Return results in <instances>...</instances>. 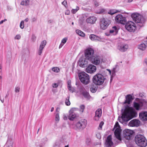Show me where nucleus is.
Segmentation results:
<instances>
[{
	"mask_svg": "<svg viewBox=\"0 0 147 147\" xmlns=\"http://www.w3.org/2000/svg\"><path fill=\"white\" fill-rule=\"evenodd\" d=\"M101 110L100 109H97L95 112V116L94 117V120L96 121H98L101 116Z\"/></svg>",
	"mask_w": 147,
	"mask_h": 147,
	"instance_id": "4be33fe9",
	"label": "nucleus"
},
{
	"mask_svg": "<svg viewBox=\"0 0 147 147\" xmlns=\"http://www.w3.org/2000/svg\"><path fill=\"white\" fill-rule=\"evenodd\" d=\"M67 40V38L65 37L63 38L61 41V43L60 44L59 47V49L61 48L64 45L65 43Z\"/></svg>",
	"mask_w": 147,
	"mask_h": 147,
	"instance_id": "c85d7f7f",
	"label": "nucleus"
},
{
	"mask_svg": "<svg viewBox=\"0 0 147 147\" xmlns=\"http://www.w3.org/2000/svg\"><path fill=\"white\" fill-rule=\"evenodd\" d=\"M69 97L68 96L66 99L65 103L66 105L69 106L70 105V102L69 100Z\"/></svg>",
	"mask_w": 147,
	"mask_h": 147,
	"instance_id": "c9c22d12",
	"label": "nucleus"
},
{
	"mask_svg": "<svg viewBox=\"0 0 147 147\" xmlns=\"http://www.w3.org/2000/svg\"><path fill=\"white\" fill-rule=\"evenodd\" d=\"M54 110V108L53 107H52L51 108V111L52 112Z\"/></svg>",
	"mask_w": 147,
	"mask_h": 147,
	"instance_id": "0e129e2a",
	"label": "nucleus"
},
{
	"mask_svg": "<svg viewBox=\"0 0 147 147\" xmlns=\"http://www.w3.org/2000/svg\"><path fill=\"white\" fill-rule=\"evenodd\" d=\"M62 4L64 5L65 7H67V1H63L62 2Z\"/></svg>",
	"mask_w": 147,
	"mask_h": 147,
	"instance_id": "49530a36",
	"label": "nucleus"
},
{
	"mask_svg": "<svg viewBox=\"0 0 147 147\" xmlns=\"http://www.w3.org/2000/svg\"><path fill=\"white\" fill-rule=\"evenodd\" d=\"M96 136L97 138L99 139H100L101 138V136L100 133H98L96 134Z\"/></svg>",
	"mask_w": 147,
	"mask_h": 147,
	"instance_id": "8fccbe9b",
	"label": "nucleus"
},
{
	"mask_svg": "<svg viewBox=\"0 0 147 147\" xmlns=\"http://www.w3.org/2000/svg\"><path fill=\"white\" fill-rule=\"evenodd\" d=\"M140 123V121L137 119H134L131 121L129 123V125L131 127H138Z\"/></svg>",
	"mask_w": 147,
	"mask_h": 147,
	"instance_id": "412c9836",
	"label": "nucleus"
},
{
	"mask_svg": "<svg viewBox=\"0 0 147 147\" xmlns=\"http://www.w3.org/2000/svg\"><path fill=\"white\" fill-rule=\"evenodd\" d=\"M120 11L121 10H117L115 9H112L110 10L108 12V13L112 15L115 13L118 12H120Z\"/></svg>",
	"mask_w": 147,
	"mask_h": 147,
	"instance_id": "7c9ffc66",
	"label": "nucleus"
},
{
	"mask_svg": "<svg viewBox=\"0 0 147 147\" xmlns=\"http://www.w3.org/2000/svg\"><path fill=\"white\" fill-rule=\"evenodd\" d=\"M86 124V120L85 119H82L76 123V126L77 129H82L85 128Z\"/></svg>",
	"mask_w": 147,
	"mask_h": 147,
	"instance_id": "1a4fd4ad",
	"label": "nucleus"
},
{
	"mask_svg": "<svg viewBox=\"0 0 147 147\" xmlns=\"http://www.w3.org/2000/svg\"><path fill=\"white\" fill-rule=\"evenodd\" d=\"M76 32L77 34L82 37H84L85 36V34L83 32L79 30H76Z\"/></svg>",
	"mask_w": 147,
	"mask_h": 147,
	"instance_id": "72a5a7b5",
	"label": "nucleus"
},
{
	"mask_svg": "<svg viewBox=\"0 0 147 147\" xmlns=\"http://www.w3.org/2000/svg\"><path fill=\"white\" fill-rule=\"evenodd\" d=\"M94 4L95 6H97L99 5V3L96 2H95Z\"/></svg>",
	"mask_w": 147,
	"mask_h": 147,
	"instance_id": "4d7b16f0",
	"label": "nucleus"
},
{
	"mask_svg": "<svg viewBox=\"0 0 147 147\" xmlns=\"http://www.w3.org/2000/svg\"><path fill=\"white\" fill-rule=\"evenodd\" d=\"M128 45L126 44L121 43L118 46L117 48L121 52L126 51L128 48Z\"/></svg>",
	"mask_w": 147,
	"mask_h": 147,
	"instance_id": "f3484780",
	"label": "nucleus"
},
{
	"mask_svg": "<svg viewBox=\"0 0 147 147\" xmlns=\"http://www.w3.org/2000/svg\"><path fill=\"white\" fill-rule=\"evenodd\" d=\"M0 100L2 103H3V102H4V99H3V100L1 99L0 96Z\"/></svg>",
	"mask_w": 147,
	"mask_h": 147,
	"instance_id": "bf43d9fd",
	"label": "nucleus"
},
{
	"mask_svg": "<svg viewBox=\"0 0 147 147\" xmlns=\"http://www.w3.org/2000/svg\"><path fill=\"white\" fill-rule=\"evenodd\" d=\"M78 110L77 108H73L69 111V114L68 116V119L71 121H73L77 117V114L75 112Z\"/></svg>",
	"mask_w": 147,
	"mask_h": 147,
	"instance_id": "9b49d317",
	"label": "nucleus"
},
{
	"mask_svg": "<svg viewBox=\"0 0 147 147\" xmlns=\"http://www.w3.org/2000/svg\"><path fill=\"white\" fill-rule=\"evenodd\" d=\"M104 124V122L103 121H101L99 125V127L100 128H102V127Z\"/></svg>",
	"mask_w": 147,
	"mask_h": 147,
	"instance_id": "3c124183",
	"label": "nucleus"
},
{
	"mask_svg": "<svg viewBox=\"0 0 147 147\" xmlns=\"http://www.w3.org/2000/svg\"><path fill=\"white\" fill-rule=\"evenodd\" d=\"M111 23L110 20L105 18L102 19L100 22V27L103 30L107 28L109 24Z\"/></svg>",
	"mask_w": 147,
	"mask_h": 147,
	"instance_id": "9d476101",
	"label": "nucleus"
},
{
	"mask_svg": "<svg viewBox=\"0 0 147 147\" xmlns=\"http://www.w3.org/2000/svg\"><path fill=\"white\" fill-rule=\"evenodd\" d=\"M138 115L135 110L131 107L126 108L122 113L121 117H119V121L123 125L127 124V122L134 117Z\"/></svg>",
	"mask_w": 147,
	"mask_h": 147,
	"instance_id": "f257e3e1",
	"label": "nucleus"
},
{
	"mask_svg": "<svg viewBox=\"0 0 147 147\" xmlns=\"http://www.w3.org/2000/svg\"><path fill=\"white\" fill-rule=\"evenodd\" d=\"M90 61L92 63L96 65H99L100 63V59L98 56L94 55Z\"/></svg>",
	"mask_w": 147,
	"mask_h": 147,
	"instance_id": "6ab92c4d",
	"label": "nucleus"
},
{
	"mask_svg": "<svg viewBox=\"0 0 147 147\" xmlns=\"http://www.w3.org/2000/svg\"><path fill=\"white\" fill-rule=\"evenodd\" d=\"M7 20L6 19H5L3 20H2L0 22V24H2L4 22H5Z\"/></svg>",
	"mask_w": 147,
	"mask_h": 147,
	"instance_id": "5fc2aeb1",
	"label": "nucleus"
},
{
	"mask_svg": "<svg viewBox=\"0 0 147 147\" xmlns=\"http://www.w3.org/2000/svg\"><path fill=\"white\" fill-rule=\"evenodd\" d=\"M143 105V104L141 102H134V107L137 110L141 109Z\"/></svg>",
	"mask_w": 147,
	"mask_h": 147,
	"instance_id": "393cba45",
	"label": "nucleus"
},
{
	"mask_svg": "<svg viewBox=\"0 0 147 147\" xmlns=\"http://www.w3.org/2000/svg\"><path fill=\"white\" fill-rule=\"evenodd\" d=\"M133 0H128V2L129 3H130Z\"/></svg>",
	"mask_w": 147,
	"mask_h": 147,
	"instance_id": "338daca9",
	"label": "nucleus"
},
{
	"mask_svg": "<svg viewBox=\"0 0 147 147\" xmlns=\"http://www.w3.org/2000/svg\"><path fill=\"white\" fill-rule=\"evenodd\" d=\"M79 9V7L78 6H76L75 9H72L71 11V12L74 14Z\"/></svg>",
	"mask_w": 147,
	"mask_h": 147,
	"instance_id": "4c0bfd02",
	"label": "nucleus"
},
{
	"mask_svg": "<svg viewBox=\"0 0 147 147\" xmlns=\"http://www.w3.org/2000/svg\"><path fill=\"white\" fill-rule=\"evenodd\" d=\"M24 21H22L21 22L20 24V27L22 29H23L24 28Z\"/></svg>",
	"mask_w": 147,
	"mask_h": 147,
	"instance_id": "37998d69",
	"label": "nucleus"
},
{
	"mask_svg": "<svg viewBox=\"0 0 147 147\" xmlns=\"http://www.w3.org/2000/svg\"><path fill=\"white\" fill-rule=\"evenodd\" d=\"M86 143L88 145H90L91 144V139L89 138H87L86 140Z\"/></svg>",
	"mask_w": 147,
	"mask_h": 147,
	"instance_id": "ea45409f",
	"label": "nucleus"
},
{
	"mask_svg": "<svg viewBox=\"0 0 147 147\" xmlns=\"http://www.w3.org/2000/svg\"><path fill=\"white\" fill-rule=\"evenodd\" d=\"M146 43H141L138 46V48L142 50H144L145 49L146 47H147V41Z\"/></svg>",
	"mask_w": 147,
	"mask_h": 147,
	"instance_id": "cd10ccee",
	"label": "nucleus"
},
{
	"mask_svg": "<svg viewBox=\"0 0 147 147\" xmlns=\"http://www.w3.org/2000/svg\"><path fill=\"white\" fill-rule=\"evenodd\" d=\"M131 17L133 20L137 23H142L143 18L142 16L137 13H134L131 15Z\"/></svg>",
	"mask_w": 147,
	"mask_h": 147,
	"instance_id": "6e6552de",
	"label": "nucleus"
},
{
	"mask_svg": "<svg viewBox=\"0 0 147 147\" xmlns=\"http://www.w3.org/2000/svg\"><path fill=\"white\" fill-rule=\"evenodd\" d=\"M84 105H81L80 106V111H81L82 112H83L84 111Z\"/></svg>",
	"mask_w": 147,
	"mask_h": 147,
	"instance_id": "c03bdc74",
	"label": "nucleus"
},
{
	"mask_svg": "<svg viewBox=\"0 0 147 147\" xmlns=\"http://www.w3.org/2000/svg\"><path fill=\"white\" fill-rule=\"evenodd\" d=\"M86 10L88 12H90L92 10V9L91 8H86Z\"/></svg>",
	"mask_w": 147,
	"mask_h": 147,
	"instance_id": "603ef678",
	"label": "nucleus"
},
{
	"mask_svg": "<svg viewBox=\"0 0 147 147\" xmlns=\"http://www.w3.org/2000/svg\"><path fill=\"white\" fill-rule=\"evenodd\" d=\"M67 82V86L68 90L71 92L72 93L75 90V89L73 87L71 86V85L70 84V81H69Z\"/></svg>",
	"mask_w": 147,
	"mask_h": 147,
	"instance_id": "c756f323",
	"label": "nucleus"
},
{
	"mask_svg": "<svg viewBox=\"0 0 147 147\" xmlns=\"http://www.w3.org/2000/svg\"><path fill=\"white\" fill-rule=\"evenodd\" d=\"M28 18H26L25 19V21L26 22H28Z\"/></svg>",
	"mask_w": 147,
	"mask_h": 147,
	"instance_id": "e2e57ef3",
	"label": "nucleus"
},
{
	"mask_svg": "<svg viewBox=\"0 0 147 147\" xmlns=\"http://www.w3.org/2000/svg\"><path fill=\"white\" fill-rule=\"evenodd\" d=\"M36 20V19L35 18H33L32 19V22H34Z\"/></svg>",
	"mask_w": 147,
	"mask_h": 147,
	"instance_id": "052dcab7",
	"label": "nucleus"
},
{
	"mask_svg": "<svg viewBox=\"0 0 147 147\" xmlns=\"http://www.w3.org/2000/svg\"><path fill=\"white\" fill-rule=\"evenodd\" d=\"M90 90L92 92L94 93L96 92V89L95 87H92L90 88Z\"/></svg>",
	"mask_w": 147,
	"mask_h": 147,
	"instance_id": "a19ab883",
	"label": "nucleus"
},
{
	"mask_svg": "<svg viewBox=\"0 0 147 147\" xmlns=\"http://www.w3.org/2000/svg\"><path fill=\"white\" fill-rule=\"evenodd\" d=\"M21 38V36L20 35H17L15 37V39L19 40Z\"/></svg>",
	"mask_w": 147,
	"mask_h": 147,
	"instance_id": "09e8293b",
	"label": "nucleus"
},
{
	"mask_svg": "<svg viewBox=\"0 0 147 147\" xmlns=\"http://www.w3.org/2000/svg\"><path fill=\"white\" fill-rule=\"evenodd\" d=\"M88 60L87 59L80 58L79 60V64L80 66L84 67L87 66L88 63Z\"/></svg>",
	"mask_w": 147,
	"mask_h": 147,
	"instance_id": "dca6fc26",
	"label": "nucleus"
},
{
	"mask_svg": "<svg viewBox=\"0 0 147 147\" xmlns=\"http://www.w3.org/2000/svg\"><path fill=\"white\" fill-rule=\"evenodd\" d=\"M65 14L66 15H69L70 13L68 11H67L65 12Z\"/></svg>",
	"mask_w": 147,
	"mask_h": 147,
	"instance_id": "6e6d98bb",
	"label": "nucleus"
},
{
	"mask_svg": "<svg viewBox=\"0 0 147 147\" xmlns=\"http://www.w3.org/2000/svg\"><path fill=\"white\" fill-rule=\"evenodd\" d=\"M133 131L129 129H125L123 131V135L125 138L127 140H130Z\"/></svg>",
	"mask_w": 147,
	"mask_h": 147,
	"instance_id": "ddd939ff",
	"label": "nucleus"
},
{
	"mask_svg": "<svg viewBox=\"0 0 147 147\" xmlns=\"http://www.w3.org/2000/svg\"><path fill=\"white\" fill-rule=\"evenodd\" d=\"M115 21L122 24H125L126 22V18L121 14H118L115 17Z\"/></svg>",
	"mask_w": 147,
	"mask_h": 147,
	"instance_id": "f8f14e48",
	"label": "nucleus"
},
{
	"mask_svg": "<svg viewBox=\"0 0 147 147\" xmlns=\"http://www.w3.org/2000/svg\"><path fill=\"white\" fill-rule=\"evenodd\" d=\"M30 1L29 0H25L21 1L20 4L22 5L26 6H28L29 5Z\"/></svg>",
	"mask_w": 147,
	"mask_h": 147,
	"instance_id": "2f4dec72",
	"label": "nucleus"
},
{
	"mask_svg": "<svg viewBox=\"0 0 147 147\" xmlns=\"http://www.w3.org/2000/svg\"><path fill=\"white\" fill-rule=\"evenodd\" d=\"M102 60V61L105 63H108L110 62V61L108 58H104Z\"/></svg>",
	"mask_w": 147,
	"mask_h": 147,
	"instance_id": "58836bf2",
	"label": "nucleus"
},
{
	"mask_svg": "<svg viewBox=\"0 0 147 147\" xmlns=\"http://www.w3.org/2000/svg\"><path fill=\"white\" fill-rule=\"evenodd\" d=\"M105 78L101 74H96L93 78V82L97 85H102L104 82Z\"/></svg>",
	"mask_w": 147,
	"mask_h": 147,
	"instance_id": "7ed1b4c3",
	"label": "nucleus"
},
{
	"mask_svg": "<svg viewBox=\"0 0 147 147\" xmlns=\"http://www.w3.org/2000/svg\"><path fill=\"white\" fill-rule=\"evenodd\" d=\"M32 39L33 40H35L36 39V37L34 36H33L32 37Z\"/></svg>",
	"mask_w": 147,
	"mask_h": 147,
	"instance_id": "13d9d810",
	"label": "nucleus"
},
{
	"mask_svg": "<svg viewBox=\"0 0 147 147\" xmlns=\"http://www.w3.org/2000/svg\"><path fill=\"white\" fill-rule=\"evenodd\" d=\"M55 121H58L59 120V113H57L55 115Z\"/></svg>",
	"mask_w": 147,
	"mask_h": 147,
	"instance_id": "79ce46f5",
	"label": "nucleus"
},
{
	"mask_svg": "<svg viewBox=\"0 0 147 147\" xmlns=\"http://www.w3.org/2000/svg\"><path fill=\"white\" fill-rule=\"evenodd\" d=\"M52 70L54 72L56 73H58L60 71L59 68L57 67H53L52 68Z\"/></svg>",
	"mask_w": 147,
	"mask_h": 147,
	"instance_id": "e433bc0d",
	"label": "nucleus"
},
{
	"mask_svg": "<svg viewBox=\"0 0 147 147\" xmlns=\"http://www.w3.org/2000/svg\"><path fill=\"white\" fill-rule=\"evenodd\" d=\"M139 117L143 121L147 120V112L146 111L142 112L139 113Z\"/></svg>",
	"mask_w": 147,
	"mask_h": 147,
	"instance_id": "5701e85b",
	"label": "nucleus"
},
{
	"mask_svg": "<svg viewBox=\"0 0 147 147\" xmlns=\"http://www.w3.org/2000/svg\"><path fill=\"white\" fill-rule=\"evenodd\" d=\"M118 31V28L116 26L113 27L109 30V32H106L105 34L107 36L116 35Z\"/></svg>",
	"mask_w": 147,
	"mask_h": 147,
	"instance_id": "4468645a",
	"label": "nucleus"
},
{
	"mask_svg": "<svg viewBox=\"0 0 147 147\" xmlns=\"http://www.w3.org/2000/svg\"><path fill=\"white\" fill-rule=\"evenodd\" d=\"M126 99L124 103H127L128 104H130V102L132 100V96L131 95H127L126 96Z\"/></svg>",
	"mask_w": 147,
	"mask_h": 147,
	"instance_id": "bb28decb",
	"label": "nucleus"
},
{
	"mask_svg": "<svg viewBox=\"0 0 147 147\" xmlns=\"http://www.w3.org/2000/svg\"><path fill=\"white\" fill-rule=\"evenodd\" d=\"M112 139V136L111 135L107 137L105 143L106 147H113V144Z\"/></svg>",
	"mask_w": 147,
	"mask_h": 147,
	"instance_id": "a211bd4d",
	"label": "nucleus"
},
{
	"mask_svg": "<svg viewBox=\"0 0 147 147\" xmlns=\"http://www.w3.org/2000/svg\"><path fill=\"white\" fill-rule=\"evenodd\" d=\"M58 84L56 83L53 84H52V86L53 88H57L58 87Z\"/></svg>",
	"mask_w": 147,
	"mask_h": 147,
	"instance_id": "a18cd8bd",
	"label": "nucleus"
},
{
	"mask_svg": "<svg viewBox=\"0 0 147 147\" xmlns=\"http://www.w3.org/2000/svg\"><path fill=\"white\" fill-rule=\"evenodd\" d=\"M47 44V41L45 40H43L41 42L38 51V54L40 55L42 53L43 49L45 47Z\"/></svg>",
	"mask_w": 147,
	"mask_h": 147,
	"instance_id": "aec40b11",
	"label": "nucleus"
},
{
	"mask_svg": "<svg viewBox=\"0 0 147 147\" xmlns=\"http://www.w3.org/2000/svg\"><path fill=\"white\" fill-rule=\"evenodd\" d=\"M113 129H115L114 134L115 137L118 140L121 141V130L118 122H116Z\"/></svg>",
	"mask_w": 147,
	"mask_h": 147,
	"instance_id": "39448f33",
	"label": "nucleus"
},
{
	"mask_svg": "<svg viewBox=\"0 0 147 147\" xmlns=\"http://www.w3.org/2000/svg\"><path fill=\"white\" fill-rule=\"evenodd\" d=\"M83 96H84V97L88 99H89L90 97V96L89 95L88 93L87 92H84L82 93Z\"/></svg>",
	"mask_w": 147,
	"mask_h": 147,
	"instance_id": "f704fd0d",
	"label": "nucleus"
},
{
	"mask_svg": "<svg viewBox=\"0 0 147 147\" xmlns=\"http://www.w3.org/2000/svg\"><path fill=\"white\" fill-rule=\"evenodd\" d=\"M126 29L130 32H134L136 29L135 24L131 21H128L125 25Z\"/></svg>",
	"mask_w": 147,
	"mask_h": 147,
	"instance_id": "423d86ee",
	"label": "nucleus"
},
{
	"mask_svg": "<svg viewBox=\"0 0 147 147\" xmlns=\"http://www.w3.org/2000/svg\"><path fill=\"white\" fill-rule=\"evenodd\" d=\"M85 55L86 58L90 60L94 56V50L90 48L87 49L85 51Z\"/></svg>",
	"mask_w": 147,
	"mask_h": 147,
	"instance_id": "0eeeda50",
	"label": "nucleus"
},
{
	"mask_svg": "<svg viewBox=\"0 0 147 147\" xmlns=\"http://www.w3.org/2000/svg\"><path fill=\"white\" fill-rule=\"evenodd\" d=\"M13 143L12 141L8 140L6 144V147H13Z\"/></svg>",
	"mask_w": 147,
	"mask_h": 147,
	"instance_id": "473e14b6",
	"label": "nucleus"
},
{
	"mask_svg": "<svg viewBox=\"0 0 147 147\" xmlns=\"http://www.w3.org/2000/svg\"><path fill=\"white\" fill-rule=\"evenodd\" d=\"M63 119L65 120H67V116L65 115H63Z\"/></svg>",
	"mask_w": 147,
	"mask_h": 147,
	"instance_id": "864d4df0",
	"label": "nucleus"
},
{
	"mask_svg": "<svg viewBox=\"0 0 147 147\" xmlns=\"http://www.w3.org/2000/svg\"><path fill=\"white\" fill-rule=\"evenodd\" d=\"M79 78L81 82L83 84L87 85L90 82L89 76L85 72L80 73L79 75Z\"/></svg>",
	"mask_w": 147,
	"mask_h": 147,
	"instance_id": "20e7f679",
	"label": "nucleus"
},
{
	"mask_svg": "<svg viewBox=\"0 0 147 147\" xmlns=\"http://www.w3.org/2000/svg\"><path fill=\"white\" fill-rule=\"evenodd\" d=\"M96 67L92 64L89 65L86 68V71L88 73L92 74L96 71Z\"/></svg>",
	"mask_w": 147,
	"mask_h": 147,
	"instance_id": "2eb2a0df",
	"label": "nucleus"
},
{
	"mask_svg": "<svg viewBox=\"0 0 147 147\" xmlns=\"http://www.w3.org/2000/svg\"><path fill=\"white\" fill-rule=\"evenodd\" d=\"M89 38L93 41H100L101 38L99 36L93 34H90L89 36Z\"/></svg>",
	"mask_w": 147,
	"mask_h": 147,
	"instance_id": "a878e982",
	"label": "nucleus"
},
{
	"mask_svg": "<svg viewBox=\"0 0 147 147\" xmlns=\"http://www.w3.org/2000/svg\"><path fill=\"white\" fill-rule=\"evenodd\" d=\"M64 147H68V146H66Z\"/></svg>",
	"mask_w": 147,
	"mask_h": 147,
	"instance_id": "774afa93",
	"label": "nucleus"
},
{
	"mask_svg": "<svg viewBox=\"0 0 147 147\" xmlns=\"http://www.w3.org/2000/svg\"><path fill=\"white\" fill-rule=\"evenodd\" d=\"M97 20L96 18L94 16L89 17L86 20L87 23L91 24H94L95 23Z\"/></svg>",
	"mask_w": 147,
	"mask_h": 147,
	"instance_id": "b1692460",
	"label": "nucleus"
},
{
	"mask_svg": "<svg viewBox=\"0 0 147 147\" xmlns=\"http://www.w3.org/2000/svg\"><path fill=\"white\" fill-rule=\"evenodd\" d=\"M60 110V108L59 107H57L56 109V111L57 112H59V111Z\"/></svg>",
	"mask_w": 147,
	"mask_h": 147,
	"instance_id": "680f3d73",
	"label": "nucleus"
},
{
	"mask_svg": "<svg viewBox=\"0 0 147 147\" xmlns=\"http://www.w3.org/2000/svg\"><path fill=\"white\" fill-rule=\"evenodd\" d=\"M145 63H146V65H147V58L145 60Z\"/></svg>",
	"mask_w": 147,
	"mask_h": 147,
	"instance_id": "69168bd1",
	"label": "nucleus"
},
{
	"mask_svg": "<svg viewBox=\"0 0 147 147\" xmlns=\"http://www.w3.org/2000/svg\"><path fill=\"white\" fill-rule=\"evenodd\" d=\"M20 88L19 87H17L15 88V91L16 92H18L20 91Z\"/></svg>",
	"mask_w": 147,
	"mask_h": 147,
	"instance_id": "de8ad7c7",
	"label": "nucleus"
},
{
	"mask_svg": "<svg viewBox=\"0 0 147 147\" xmlns=\"http://www.w3.org/2000/svg\"><path fill=\"white\" fill-rule=\"evenodd\" d=\"M135 143L141 147H145L147 145V141L145 138L140 134L136 135L135 138Z\"/></svg>",
	"mask_w": 147,
	"mask_h": 147,
	"instance_id": "f03ea898",
	"label": "nucleus"
}]
</instances>
